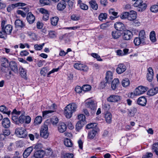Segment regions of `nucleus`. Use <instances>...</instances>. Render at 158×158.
Returning a JSON list of instances; mask_svg holds the SVG:
<instances>
[{
  "instance_id": "nucleus-5",
  "label": "nucleus",
  "mask_w": 158,
  "mask_h": 158,
  "mask_svg": "<svg viewBox=\"0 0 158 158\" xmlns=\"http://www.w3.org/2000/svg\"><path fill=\"white\" fill-rule=\"evenodd\" d=\"M25 116L22 114L21 115L19 118L16 115H13L12 117V120L17 124L23 123L25 122Z\"/></svg>"
},
{
  "instance_id": "nucleus-17",
  "label": "nucleus",
  "mask_w": 158,
  "mask_h": 158,
  "mask_svg": "<svg viewBox=\"0 0 158 158\" xmlns=\"http://www.w3.org/2000/svg\"><path fill=\"white\" fill-rule=\"evenodd\" d=\"M148 73L147 77L149 81H151L153 79L154 73L152 67H149L148 69Z\"/></svg>"
},
{
  "instance_id": "nucleus-60",
  "label": "nucleus",
  "mask_w": 158,
  "mask_h": 158,
  "mask_svg": "<svg viewBox=\"0 0 158 158\" xmlns=\"http://www.w3.org/2000/svg\"><path fill=\"white\" fill-rule=\"evenodd\" d=\"M82 65V64L76 63L74 65V67L76 69L81 70V67Z\"/></svg>"
},
{
  "instance_id": "nucleus-56",
  "label": "nucleus",
  "mask_w": 158,
  "mask_h": 158,
  "mask_svg": "<svg viewBox=\"0 0 158 158\" xmlns=\"http://www.w3.org/2000/svg\"><path fill=\"white\" fill-rule=\"evenodd\" d=\"M129 15V12H125L123 13L120 15V18L122 19H128V16Z\"/></svg>"
},
{
  "instance_id": "nucleus-2",
  "label": "nucleus",
  "mask_w": 158,
  "mask_h": 158,
  "mask_svg": "<svg viewBox=\"0 0 158 158\" xmlns=\"http://www.w3.org/2000/svg\"><path fill=\"white\" fill-rule=\"evenodd\" d=\"M77 105L75 103H73L66 106L64 110V113L65 117L68 118L72 116L73 113L77 110Z\"/></svg>"
},
{
  "instance_id": "nucleus-31",
  "label": "nucleus",
  "mask_w": 158,
  "mask_h": 158,
  "mask_svg": "<svg viewBox=\"0 0 158 158\" xmlns=\"http://www.w3.org/2000/svg\"><path fill=\"white\" fill-rule=\"evenodd\" d=\"M119 84V80L118 78L114 79L112 81L111 88L113 90H114L118 86Z\"/></svg>"
},
{
  "instance_id": "nucleus-32",
  "label": "nucleus",
  "mask_w": 158,
  "mask_h": 158,
  "mask_svg": "<svg viewBox=\"0 0 158 158\" xmlns=\"http://www.w3.org/2000/svg\"><path fill=\"white\" fill-rule=\"evenodd\" d=\"M0 111L8 115L10 114V110H8V108L4 105H2L0 106Z\"/></svg>"
},
{
  "instance_id": "nucleus-49",
  "label": "nucleus",
  "mask_w": 158,
  "mask_h": 158,
  "mask_svg": "<svg viewBox=\"0 0 158 158\" xmlns=\"http://www.w3.org/2000/svg\"><path fill=\"white\" fill-rule=\"evenodd\" d=\"M69 9H72L74 6L75 2L74 0H68L67 1Z\"/></svg>"
},
{
  "instance_id": "nucleus-29",
  "label": "nucleus",
  "mask_w": 158,
  "mask_h": 158,
  "mask_svg": "<svg viewBox=\"0 0 158 158\" xmlns=\"http://www.w3.org/2000/svg\"><path fill=\"white\" fill-rule=\"evenodd\" d=\"M127 114L130 117H134L137 111L136 108L133 107L130 109H127Z\"/></svg>"
},
{
  "instance_id": "nucleus-34",
  "label": "nucleus",
  "mask_w": 158,
  "mask_h": 158,
  "mask_svg": "<svg viewBox=\"0 0 158 158\" xmlns=\"http://www.w3.org/2000/svg\"><path fill=\"white\" fill-rule=\"evenodd\" d=\"M105 118L106 122L110 123L112 121V115L109 112H107L105 115Z\"/></svg>"
},
{
  "instance_id": "nucleus-57",
  "label": "nucleus",
  "mask_w": 158,
  "mask_h": 158,
  "mask_svg": "<svg viewBox=\"0 0 158 158\" xmlns=\"http://www.w3.org/2000/svg\"><path fill=\"white\" fill-rule=\"evenodd\" d=\"M102 108L105 110L107 111L110 108V106L109 104L105 103L102 105Z\"/></svg>"
},
{
  "instance_id": "nucleus-50",
  "label": "nucleus",
  "mask_w": 158,
  "mask_h": 158,
  "mask_svg": "<svg viewBox=\"0 0 158 158\" xmlns=\"http://www.w3.org/2000/svg\"><path fill=\"white\" fill-rule=\"evenodd\" d=\"M48 69L47 67H44L40 71V73L41 75L45 76L46 73L48 71Z\"/></svg>"
},
{
  "instance_id": "nucleus-19",
  "label": "nucleus",
  "mask_w": 158,
  "mask_h": 158,
  "mask_svg": "<svg viewBox=\"0 0 158 158\" xmlns=\"http://www.w3.org/2000/svg\"><path fill=\"white\" fill-rule=\"evenodd\" d=\"M147 99L143 96L139 98L137 100V103L139 105L142 106H145L147 103Z\"/></svg>"
},
{
  "instance_id": "nucleus-52",
  "label": "nucleus",
  "mask_w": 158,
  "mask_h": 158,
  "mask_svg": "<svg viewBox=\"0 0 158 158\" xmlns=\"http://www.w3.org/2000/svg\"><path fill=\"white\" fill-rule=\"evenodd\" d=\"M45 44L43 43L41 45H39L37 44H35L34 46V48L36 50H41Z\"/></svg>"
},
{
  "instance_id": "nucleus-18",
  "label": "nucleus",
  "mask_w": 158,
  "mask_h": 158,
  "mask_svg": "<svg viewBox=\"0 0 158 158\" xmlns=\"http://www.w3.org/2000/svg\"><path fill=\"white\" fill-rule=\"evenodd\" d=\"M12 30V26L10 25H7L5 26L3 29L2 30L6 35H10L11 33Z\"/></svg>"
},
{
  "instance_id": "nucleus-20",
  "label": "nucleus",
  "mask_w": 158,
  "mask_h": 158,
  "mask_svg": "<svg viewBox=\"0 0 158 158\" xmlns=\"http://www.w3.org/2000/svg\"><path fill=\"white\" fill-rule=\"evenodd\" d=\"M33 149V147L31 146L26 149L23 153V156L24 158H27L30 155Z\"/></svg>"
},
{
  "instance_id": "nucleus-48",
  "label": "nucleus",
  "mask_w": 158,
  "mask_h": 158,
  "mask_svg": "<svg viewBox=\"0 0 158 158\" xmlns=\"http://www.w3.org/2000/svg\"><path fill=\"white\" fill-rule=\"evenodd\" d=\"M26 4L22 2H18L15 4H12L11 5V6L12 8H13L15 7H17L18 6H26Z\"/></svg>"
},
{
  "instance_id": "nucleus-1",
  "label": "nucleus",
  "mask_w": 158,
  "mask_h": 158,
  "mask_svg": "<svg viewBox=\"0 0 158 158\" xmlns=\"http://www.w3.org/2000/svg\"><path fill=\"white\" fill-rule=\"evenodd\" d=\"M147 37L144 30L141 31L138 37H135L134 40V43L135 46L143 45L146 44Z\"/></svg>"
},
{
  "instance_id": "nucleus-41",
  "label": "nucleus",
  "mask_w": 158,
  "mask_h": 158,
  "mask_svg": "<svg viewBox=\"0 0 158 158\" xmlns=\"http://www.w3.org/2000/svg\"><path fill=\"white\" fill-rule=\"evenodd\" d=\"M19 69L20 72V74L21 77L23 78H25L27 75L26 70L22 67H20Z\"/></svg>"
},
{
  "instance_id": "nucleus-16",
  "label": "nucleus",
  "mask_w": 158,
  "mask_h": 158,
  "mask_svg": "<svg viewBox=\"0 0 158 158\" xmlns=\"http://www.w3.org/2000/svg\"><path fill=\"white\" fill-rule=\"evenodd\" d=\"M56 106L55 104H53L51 106L50 109L51 110H48L44 111L43 112V116L44 117L47 114L52 113L56 111Z\"/></svg>"
},
{
  "instance_id": "nucleus-62",
  "label": "nucleus",
  "mask_w": 158,
  "mask_h": 158,
  "mask_svg": "<svg viewBox=\"0 0 158 158\" xmlns=\"http://www.w3.org/2000/svg\"><path fill=\"white\" fill-rule=\"evenodd\" d=\"M73 154L72 153H66L64 156V158H73Z\"/></svg>"
},
{
  "instance_id": "nucleus-12",
  "label": "nucleus",
  "mask_w": 158,
  "mask_h": 158,
  "mask_svg": "<svg viewBox=\"0 0 158 158\" xmlns=\"http://www.w3.org/2000/svg\"><path fill=\"white\" fill-rule=\"evenodd\" d=\"M45 152L43 150H38L35 152L34 155L31 158H42L44 156Z\"/></svg>"
},
{
  "instance_id": "nucleus-9",
  "label": "nucleus",
  "mask_w": 158,
  "mask_h": 158,
  "mask_svg": "<svg viewBox=\"0 0 158 158\" xmlns=\"http://www.w3.org/2000/svg\"><path fill=\"white\" fill-rule=\"evenodd\" d=\"M132 32L130 30H126L123 32V38L125 40H129L132 37Z\"/></svg>"
},
{
  "instance_id": "nucleus-38",
  "label": "nucleus",
  "mask_w": 158,
  "mask_h": 158,
  "mask_svg": "<svg viewBox=\"0 0 158 158\" xmlns=\"http://www.w3.org/2000/svg\"><path fill=\"white\" fill-rule=\"evenodd\" d=\"M59 20V18L56 16L52 17L51 19V24L54 26H56Z\"/></svg>"
},
{
  "instance_id": "nucleus-15",
  "label": "nucleus",
  "mask_w": 158,
  "mask_h": 158,
  "mask_svg": "<svg viewBox=\"0 0 158 158\" xmlns=\"http://www.w3.org/2000/svg\"><path fill=\"white\" fill-rule=\"evenodd\" d=\"M9 65L11 70L15 73H18V69L17 64L15 61H11L9 63Z\"/></svg>"
},
{
  "instance_id": "nucleus-43",
  "label": "nucleus",
  "mask_w": 158,
  "mask_h": 158,
  "mask_svg": "<svg viewBox=\"0 0 158 158\" xmlns=\"http://www.w3.org/2000/svg\"><path fill=\"white\" fill-rule=\"evenodd\" d=\"M42 118L41 116H37L34 120V123L35 125H38L40 124L42 122Z\"/></svg>"
},
{
  "instance_id": "nucleus-30",
  "label": "nucleus",
  "mask_w": 158,
  "mask_h": 158,
  "mask_svg": "<svg viewBox=\"0 0 158 158\" xmlns=\"http://www.w3.org/2000/svg\"><path fill=\"white\" fill-rule=\"evenodd\" d=\"M90 7L94 10H97L98 8V5L96 1L91 0L89 2Z\"/></svg>"
},
{
  "instance_id": "nucleus-24",
  "label": "nucleus",
  "mask_w": 158,
  "mask_h": 158,
  "mask_svg": "<svg viewBox=\"0 0 158 158\" xmlns=\"http://www.w3.org/2000/svg\"><path fill=\"white\" fill-rule=\"evenodd\" d=\"M114 27L117 30L119 31H122L124 28V24L120 22H117L115 23Z\"/></svg>"
},
{
  "instance_id": "nucleus-61",
  "label": "nucleus",
  "mask_w": 158,
  "mask_h": 158,
  "mask_svg": "<svg viewBox=\"0 0 158 158\" xmlns=\"http://www.w3.org/2000/svg\"><path fill=\"white\" fill-rule=\"evenodd\" d=\"M82 87L81 88L79 86H77L76 87L75 89V90L76 92L78 93H80L83 90Z\"/></svg>"
},
{
  "instance_id": "nucleus-45",
  "label": "nucleus",
  "mask_w": 158,
  "mask_h": 158,
  "mask_svg": "<svg viewBox=\"0 0 158 158\" xmlns=\"http://www.w3.org/2000/svg\"><path fill=\"white\" fill-rule=\"evenodd\" d=\"M130 83V81L128 78H125L122 81V85L124 87H126L128 86Z\"/></svg>"
},
{
  "instance_id": "nucleus-44",
  "label": "nucleus",
  "mask_w": 158,
  "mask_h": 158,
  "mask_svg": "<svg viewBox=\"0 0 158 158\" xmlns=\"http://www.w3.org/2000/svg\"><path fill=\"white\" fill-rule=\"evenodd\" d=\"M112 36L114 39H117L120 36V33L116 31H113L112 32Z\"/></svg>"
},
{
  "instance_id": "nucleus-26",
  "label": "nucleus",
  "mask_w": 158,
  "mask_h": 158,
  "mask_svg": "<svg viewBox=\"0 0 158 158\" xmlns=\"http://www.w3.org/2000/svg\"><path fill=\"white\" fill-rule=\"evenodd\" d=\"M34 16L31 13H28L27 15V21L30 24H32L33 23L35 20Z\"/></svg>"
},
{
  "instance_id": "nucleus-40",
  "label": "nucleus",
  "mask_w": 158,
  "mask_h": 158,
  "mask_svg": "<svg viewBox=\"0 0 158 158\" xmlns=\"http://www.w3.org/2000/svg\"><path fill=\"white\" fill-rule=\"evenodd\" d=\"M64 143L66 146L68 147H71L73 145L71 140L70 139L68 138L64 139Z\"/></svg>"
},
{
  "instance_id": "nucleus-33",
  "label": "nucleus",
  "mask_w": 158,
  "mask_h": 158,
  "mask_svg": "<svg viewBox=\"0 0 158 158\" xmlns=\"http://www.w3.org/2000/svg\"><path fill=\"white\" fill-rule=\"evenodd\" d=\"M1 65L2 66L4 67H7L8 66L9 63L8 60L6 58H2L1 59Z\"/></svg>"
},
{
  "instance_id": "nucleus-14",
  "label": "nucleus",
  "mask_w": 158,
  "mask_h": 158,
  "mask_svg": "<svg viewBox=\"0 0 158 158\" xmlns=\"http://www.w3.org/2000/svg\"><path fill=\"white\" fill-rule=\"evenodd\" d=\"M127 69V67L123 63L118 64L116 69V71L118 74H121L124 72Z\"/></svg>"
},
{
  "instance_id": "nucleus-8",
  "label": "nucleus",
  "mask_w": 158,
  "mask_h": 158,
  "mask_svg": "<svg viewBox=\"0 0 158 158\" xmlns=\"http://www.w3.org/2000/svg\"><path fill=\"white\" fill-rule=\"evenodd\" d=\"M86 106L93 110V113H95V110H96L97 106V103L96 101L90 100L86 103Z\"/></svg>"
},
{
  "instance_id": "nucleus-63",
  "label": "nucleus",
  "mask_w": 158,
  "mask_h": 158,
  "mask_svg": "<svg viewBox=\"0 0 158 158\" xmlns=\"http://www.w3.org/2000/svg\"><path fill=\"white\" fill-rule=\"evenodd\" d=\"M48 35L51 38H53L56 37L55 32L54 31H49Z\"/></svg>"
},
{
  "instance_id": "nucleus-37",
  "label": "nucleus",
  "mask_w": 158,
  "mask_h": 158,
  "mask_svg": "<svg viewBox=\"0 0 158 158\" xmlns=\"http://www.w3.org/2000/svg\"><path fill=\"white\" fill-rule=\"evenodd\" d=\"M158 93V87H156L150 89L148 91V94L150 96H153Z\"/></svg>"
},
{
  "instance_id": "nucleus-42",
  "label": "nucleus",
  "mask_w": 158,
  "mask_h": 158,
  "mask_svg": "<svg viewBox=\"0 0 158 158\" xmlns=\"http://www.w3.org/2000/svg\"><path fill=\"white\" fill-rule=\"evenodd\" d=\"M98 127L97 126V123H90L88 124L86 126V128L89 129L92 128L94 129L95 128Z\"/></svg>"
},
{
  "instance_id": "nucleus-36",
  "label": "nucleus",
  "mask_w": 158,
  "mask_h": 158,
  "mask_svg": "<svg viewBox=\"0 0 158 158\" xmlns=\"http://www.w3.org/2000/svg\"><path fill=\"white\" fill-rule=\"evenodd\" d=\"M150 38L151 41L153 43L156 42V34L154 31H152L150 34Z\"/></svg>"
},
{
  "instance_id": "nucleus-10",
  "label": "nucleus",
  "mask_w": 158,
  "mask_h": 158,
  "mask_svg": "<svg viewBox=\"0 0 158 158\" xmlns=\"http://www.w3.org/2000/svg\"><path fill=\"white\" fill-rule=\"evenodd\" d=\"M121 99V97L120 96L112 95L107 98V100L109 102H120Z\"/></svg>"
},
{
  "instance_id": "nucleus-23",
  "label": "nucleus",
  "mask_w": 158,
  "mask_h": 158,
  "mask_svg": "<svg viewBox=\"0 0 158 158\" xmlns=\"http://www.w3.org/2000/svg\"><path fill=\"white\" fill-rule=\"evenodd\" d=\"M15 27L17 28H23L25 26V24L22 21L19 19H16L15 22Z\"/></svg>"
},
{
  "instance_id": "nucleus-3",
  "label": "nucleus",
  "mask_w": 158,
  "mask_h": 158,
  "mask_svg": "<svg viewBox=\"0 0 158 158\" xmlns=\"http://www.w3.org/2000/svg\"><path fill=\"white\" fill-rule=\"evenodd\" d=\"M134 6L137 7V10L139 12H142L145 10L147 5L142 0H138L134 4Z\"/></svg>"
},
{
  "instance_id": "nucleus-22",
  "label": "nucleus",
  "mask_w": 158,
  "mask_h": 158,
  "mask_svg": "<svg viewBox=\"0 0 158 158\" xmlns=\"http://www.w3.org/2000/svg\"><path fill=\"white\" fill-rule=\"evenodd\" d=\"M67 127L66 124L63 122L59 123L58 127V131L60 133H63L65 131Z\"/></svg>"
},
{
  "instance_id": "nucleus-59",
  "label": "nucleus",
  "mask_w": 158,
  "mask_h": 158,
  "mask_svg": "<svg viewBox=\"0 0 158 158\" xmlns=\"http://www.w3.org/2000/svg\"><path fill=\"white\" fill-rule=\"evenodd\" d=\"M91 56L94 58H96L97 60L101 61L102 59L101 58L100 56L97 54L96 53H93L91 54Z\"/></svg>"
},
{
  "instance_id": "nucleus-6",
  "label": "nucleus",
  "mask_w": 158,
  "mask_h": 158,
  "mask_svg": "<svg viewBox=\"0 0 158 158\" xmlns=\"http://www.w3.org/2000/svg\"><path fill=\"white\" fill-rule=\"evenodd\" d=\"M148 89V88L147 87H145L142 86H139L136 88L134 91V95L137 96L142 94L146 92Z\"/></svg>"
},
{
  "instance_id": "nucleus-25",
  "label": "nucleus",
  "mask_w": 158,
  "mask_h": 158,
  "mask_svg": "<svg viewBox=\"0 0 158 158\" xmlns=\"http://www.w3.org/2000/svg\"><path fill=\"white\" fill-rule=\"evenodd\" d=\"M136 18V14L135 11L131 10L129 12L127 19L130 21H133Z\"/></svg>"
},
{
  "instance_id": "nucleus-27",
  "label": "nucleus",
  "mask_w": 158,
  "mask_h": 158,
  "mask_svg": "<svg viewBox=\"0 0 158 158\" xmlns=\"http://www.w3.org/2000/svg\"><path fill=\"white\" fill-rule=\"evenodd\" d=\"M113 74L112 72L110 71H108L106 73V83H110L112 79Z\"/></svg>"
},
{
  "instance_id": "nucleus-7",
  "label": "nucleus",
  "mask_w": 158,
  "mask_h": 158,
  "mask_svg": "<svg viewBox=\"0 0 158 158\" xmlns=\"http://www.w3.org/2000/svg\"><path fill=\"white\" fill-rule=\"evenodd\" d=\"M48 126L46 125H44L41 127L40 132V136L46 139L48 137Z\"/></svg>"
},
{
  "instance_id": "nucleus-54",
  "label": "nucleus",
  "mask_w": 158,
  "mask_h": 158,
  "mask_svg": "<svg viewBox=\"0 0 158 158\" xmlns=\"http://www.w3.org/2000/svg\"><path fill=\"white\" fill-rule=\"evenodd\" d=\"M59 119L56 116H53L51 119V121L52 124L53 125L56 124L58 123Z\"/></svg>"
},
{
  "instance_id": "nucleus-28",
  "label": "nucleus",
  "mask_w": 158,
  "mask_h": 158,
  "mask_svg": "<svg viewBox=\"0 0 158 158\" xmlns=\"http://www.w3.org/2000/svg\"><path fill=\"white\" fill-rule=\"evenodd\" d=\"M66 6V4L65 2H60L57 4V9L59 11H62L65 8Z\"/></svg>"
},
{
  "instance_id": "nucleus-39",
  "label": "nucleus",
  "mask_w": 158,
  "mask_h": 158,
  "mask_svg": "<svg viewBox=\"0 0 158 158\" xmlns=\"http://www.w3.org/2000/svg\"><path fill=\"white\" fill-rule=\"evenodd\" d=\"M85 124V122H83L78 121L77 123L76 127L77 130V131H79L81 129L84 125Z\"/></svg>"
},
{
  "instance_id": "nucleus-51",
  "label": "nucleus",
  "mask_w": 158,
  "mask_h": 158,
  "mask_svg": "<svg viewBox=\"0 0 158 158\" xmlns=\"http://www.w3.org/2000/svg\"><path fill=\"white\" fill-rule=\"evenodd\" d=\"M78 119L79 120V121L83 122H85V117L83 114H80L78 116Z\"/></svg>"
},
{
  "instance_id": "nucleus-13",
  "label": "nucleus",
  "mask_w": 158,
  "mask_h": 158,
  "mask_svg": "<svg viewBox=\"0 0 158 158\" xmlns=\"http://www.w3.org/2000/svg\"><path fill=\"white\" fill-rule=\"evenodd\" d=\"M39 12L43 14V19L46 21L48 20L49 18V14L48 11L43 8H41L39 10Z\"/></svg>"
},
{
  "instance_id": "nucleus-21",
  "label": "nucleus",
  "mask_w": 158,
  "mask_h": 158,
  "mask_svg": "<svg viewBox=\"0 0 158 158\" xmlns=\"http://www.w3.org/2000/svg\"><path fill=\"white\" fill-rule=\"evenodd\" d=\"M2 125L5 128H9L10 125V119L7 118H4L2 121Z\"/></svg>"
},
{
  "instance_id": "nucleus-46",
  "label": "nucleus",
  "mask_w": 158,
  "mask_h": 158,
  "mask_svg": "<svg viewBox=\"0 0 158 158\" xmlns=\"http://www.w3.org/2000/svg\"><path fill=\"white\" fill-rule=\"evenodd\" d=\"M82 87L83 91L85 92L89 91L91 88V86L89 85H84Z\"/></svg>"
},
{
  "instance_id": "nucleus-4",
  "label": "nucleus",
  "mask_w": 158,
  "mask_h": 158,
  "mask_svg": "<svg viewBox=\"0 0 158 158\" xmlns=\"http://www.w3.org/2000/svg\"><path fill=\"white\" fill-rule=\"evenodd\" d=\"M15 133L20 138H25L27 135V132L24 127L17 128L15 130Z\"/></svg>"
},
{
  "instance_id": "nucleus-55",
  "label": "nucleus",
  "mask_w": 158,
  "mask_h": 158,
  "mask_svg": "<svg viewBox=\"0 0 158 158\" xmlns=\"http://www.w3.org/2000/svg\"><path fill=\"white\" fill-rule=\"evenodd\" d=\"M150 10L153 12H156L158 11V5H154L151 7Z\"/></svg>"
},
{
  "instance_id": "nucleus-35",
  "label": "nucleus",
  "mask_w": 158,
  "mask_h": 158,
  "mask_svg": "<svg viewBox=\"0 0 158 158\" xmlns=\"http://www.w3.org/2000/svg\"><path fill=\"white\" fill-rule=\"evenodd\" d=\"M152 149L153 152L158 156V142L155 143L152 145Z\"/></svg>"
},
{
  "instance_id": "nucleus-53",
  "label": "nucleus",
  "mask_w": 158,
  "mask_h": 158,
  "mask_svg": "<svg viewBox=\"0 0 158 158\" xmlns=\"http://www.w3.org/2000/svg\"><path fill=\"white\" fill-rule=\"evenodd\" d=\"M40 3L43 5H49L50 3V1L49 0H40Z\"/></svg>"
},
{
  "instance_id": "nucleus-58",
  "label": "nucleus",
  "mask_w": 158,
  "mask_h": 158,
  "mask_svg": "<svg viewBox=\"0 0 158 158\" xmlns=\"http://www.w3.org/2000/svg\"><path fill=\"white\" fill-rule=\"evenodd\" d=\"M80 8L84 10H87L88 9V6L84 3H81L79 5Z\"/></svg>"
},
{
  "instance_id": "nucleus-47",
  "label": "nucleus",
  "mask_w": 158,
  "mask_h": 158,
  "mask_svg": "<svg viewBox=\"0 0 158 158\" xmlns=\"http://www.w3.org/2000/svg\"><path fill=\"white\" fill-rule=\"evenodd\" d=\"M107 17V14L106 13H101L99 16L98 18L100 20L102 21L106 19Z\"/></svg>"
},
{
  "instance_id": "nucleus-11",
  "label": "nucleus",
  "mask_w": 158,
  "mask_h": 158,
  "mask_svg": "<svg viewBox=\"0 0 158 158\" xmlns=\"http://www.w3.org/2000/svg\"><path fill=\"white\" fill-rule=\"evenodd\" d=\"M99 129L98 127H96L94 129H92L88 133V139H94L98 132L99 131Z\"/></svg>"
},
{
  "instance_id": "nucleus-64",
  "label": "nucleus",
  "mask_w": 158,
  "mask_h": 158,
  "mask_svg": "<svg viewBox=\"0 0 158 158\" xmlns=\"http://www.w3.org/2000/svg\"><path fill=\"white\" fill-rule=\"evenodd\" d=\"M152 154L151 152L147 153L146 154L143 156L142 158H152Z\"/></svg>"
}]
</instances>
